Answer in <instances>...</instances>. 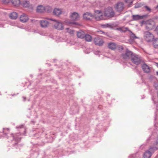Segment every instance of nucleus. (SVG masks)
Returning a JSON list of instances; mask_svg holds the SVG:
<instances>
[{
  "label": "nucleus",
  "instance_id": "nucleus-1",
  "mask_svg": "<svg viewBox=\"0 0 158 158\" xmlns=\"http://www.w3.org/2000/svg\"><path fill=\"white\" fill-rule=\"evenodd\" d=\"M50 20L53 21L52 24L54 28L60 31L64 29V27L61 21L52 19H50Z\"/></svg>",
  "mask_w": 158,
  "mask_h": 158
},
{
  "label": "nucleus",
  "instance_id": "nucleus-2",
  "mask_svg": "<svg viewBox=\"0 0 158 158\" xmlns=\"http://www.w3.org/2000/svg\"><path fill=\"white\" fill-rule=\"evenodd\" d=\"M158 149L156 147H151L150 148L149 150L146 151L143 155V158H150L152 154L154 152Z\"/></svg>",
  "mask_w": 158,
  "mask_h": 158
},
{
  "label": "nucleus",
  "instance_id": "nucleus-3",
  "mask_svg": "<svg viewBox=\"0 0 158 158\" xmlns=\"http://www.w3.org/2000/svg\"><path fill=\"white\" fill-rule=\"evenodd\" d=\"M114 13L112 8L110 7L106 9L104 13V17L106 18H111L114 16Z\"/></svg>",
  "mask_w": 158,
  "mask_h": 158
},
{
  "label": "nucleus",
  "instance_id": "nucleus-4",
  "mask_svg": "<svg viewBox=\"0 0 158 158\" xmlns=\"http://www.w3.org/2000/svg\"><path fill=\"white\" fill-rule=\"evenodd\" d=\"M94 17L97 20H99L106 19L104 17L102 13L100 10H96L95 11Z\"/></svg>",
  "mask_w": 158,
  "mask_h": 158
},
{
  "label": "nucleus",
  "instance_id": "nucleus-5",
  "mask_svg": "<svg viewBox=\"0 0 158 158\" xmlns=\"http://www.w3.org/2000/svg\"><path fill=\"white\" fill-rule=\"evenodd\" d=\"M131 60L132 62L136 64H139L141 61L140 57L138 55L135 54L132 56Z\"/></svg>",
  "mask_w": 158,
  "mask_h": 158
},
{
  "label": "nucleus",
  "instance_id": "nucleus-6",
  "mask_svg": "<svg viewBox=\"0 0 158 158\" xmlns=\"http://www.w3.org/2000/svg\"><path fill=\"white\" fill-rule=\"evenodd\" d=\"M153 38V35L150 32L147 31L145 32L144 38L146 41L149 42L152 40Z\"/></svg>",
  "mask_w": 158,
  "mask_h": 158
},
{
  "label": "nucleus",
  "instance_id": "nucleus-7",
  "mask_svg": "<svg viewBox=\"0 0 158 158\" xmlns=\"http://www.w3.org/2000/svg\"><path fill=\"white\" fill-rule=\"evenodd\" d=\"M133 55V53L131 51L127 49L125 53L122 54V57L124 59H126L130 57L131 58Z\"/></svg>",
  "mask_w": 158,
  "mask_h": 158
},
{
  "label": "nucleus",
  "instance_id": "nucleus-8",
  "mask_svg": "<svg viewBox=\"0 0 158 158\" xmlns=\"http://www.w3.org/2000/svg\"><path fill=\"white\" fill-rule=\"evenodd\" d=\"M94 42L95 45L99 46L102 45L104 43L102 40L98 37H96L94 39Z\"/></svg>",
  "mask_w": 158,
  "mask_h": 158
},
{
  "label": "nucleus",
  "instance_id": "nucleus-9",
  "mask_svg": "<svg viewBox=\"0 0 158 158\" xmlns=\"http://www.w3.org/2000/svg\"><path fill=\"white\" fill-rule=\"evenodd\" d=\"M94 16L93 15L89 12H86L84 14L83 18L84 19L87 20H91L93 18Z\"/></svg>",
  "mask_w": 158,
  "mask_h": 158
},
{
  "label": "nucleus",
  "instance_id": "nucleus-10",
  "mask_svg": "<svg viewBox=\"0 0 158 158\" xmlns=\"http://www.w3.org/2000/svg\"><path fill=\"white\" fill-rule=\"evenodd\" d=\"M123 6L124 5L123 3L119 2L116 4L114 7L117 11L120 12L123 10L124 8Z\"/></svg>",
  "mask_w": 158,
  "mask_h": 158
},
{
  "label": "nucleus",
  "instance_id": "nucleus-11",
  "mask_svg": "<svg viewBox=\"0 0 158 158\" xmlns=\"http://www.w3.org/2000/svg\"><path fill=\"white\" fill-rule=\"evenodd\" d=\"M40 23L41 27L44 28L47 27L49 25V23L46 19L40 20Z\"/></svg>",
  "mask_w": 158,
  "mask_h": 158
},
{
  "label": "nucleus",
  "instance_id": "nucleus-12",
  "mask_svg": "<svg viewBox=\"0 0 158 158\" xmlns=\"http://www.w3.org/2000/svg\"><path fill=\"white\" fill-rule=\"evenodd\" d=\"M28 19V16L24 14H23L20 17V21L23 23L27 22Z\"/></svg>",
  "mask_w": 158,
  "mask_h": 158
},
{
  "label": "nucleus",
  "instance_id": "nucleus-13",
  "mask_svg": "<svg viewBox=\"0 0 158 158\" xmlns=\"http://www.w3.org/2000/svg\"><path fill=\"white\" fill-rule=\"evenodd\" d=\"M146 27L148 29H151L154 24V22L152 20H149L147 21L146 22Z\"/></svg>",
  "mask_w": 158,
  "mask_h": 158
},
{
  "label": "nucleus",
  "instance_id": "nucleus-14",
  "mask_svg": "<svg viewBox=\"0 0 158 158\" xmlns=\"http://www.w3.org/2000/svg\"><path fill=\"white\" fill-rule=\"evenodd\" d=\"M70 17L72 20H75L79 18V16L77 13L73 12L71 14L70 16Z\"/></svg>",
  "mask_w": 158,
  "mask_h": 158
},
{
  "label": "nucleus",
  "instance_id": "nucleus-15",
  "mask_svg": "<svg viewBox=\"0 0 158 158\" xmlns=\"http://www.w3.org/2000/svg\"><path fill=\"white\" fill-rule=\"evenodd\" d=\"M62 12V9L58 8H55L53 11V14L57 16H59L61 14Z\"/></svg>",
  "mask_w": 158,
  "mask_h": 158
},
{
  "label": "nucleus",
  "instance_id": "nucleus-16",
  "mask_svg": "<svg viewBox=\"0 0 158 158\" xmlns=\"http://www.w3.org/2000/svg\"><path fill=\"white\" fill-rule=\"evenodd\" d=\"M85 35L84 32L82 31H80L77 32V36L78 38H84Z\"/></svg>",
  "mask_w": 158,
  "mask_h": 158
},
{
  "label": "nucleus",
  "instance_id": "nucleus-17",
  "mask_svg": "<svg viewBox=\"0 0 158 158\" xmlns=\"http://www.w3.org/2000/svg\"><path fill=\"white\" fill-rule=\"evenodd\" d=\"M142 68L143 70L145 72L149 73L150 71V69L149 67L145 64H143V65Z\"/></svg>",
  "mask_w": 158,
  "mask_h": 158
},
{
  "label": "nucleus",
  "instance_id": "nucleus-18",
  "mask_svg": "<svg viewBox=\"0 0 158 158\" xmlns=\"http://www.w3.org/2000/svg\"><path fill=\"white\" fill-rule=\"evenodd\" d=\"M36 11L38 13L44 12L45 11L44 7L41 5H40L37 7Z\"/></svg>",
  "mask_w": 158,
  "mask_h": 158
},
{
  "label": "nucleus",
  "instance_id": "nucleus-19",
  "mask_svg": "<svg viewBox=\"0 0 158 158\" xmlns=\"http://www.w3.org/2000/svg\"><path fill=\"white\" fill-rule=\"evenodd\" d=\"M108 47L109 49L112 50H114L116 49V45L114 43H110L108 44Z\"/></svg>",
  "mask_w": 158,
  "mask_h": 158
},
{
  "label": "nucleus",
  "instance_id": "nucleus-20",
  "mask_svg": "<svg viewBox=\"0 0 158 158\" xmlns=\"http://www.w3.org/2000/svg\"><path fill=\"white\" fill-rule=\"evenodd\" d=\"M152 45L156 48H158V38L152 40Z\"/></svg>",
  "mask_w": 158,
  "mask_h": 158
},
{
  "label": "nucleus",
  "instance_id": "nucleus-21",
  "mask_svg": "<svg viewBox=\"0 0 158 158\" xmlns=\"http://www.w3.org/2000/svg\"><path fill=\"white\" fill-rule=\"evenodd\" d=\"M18 16V14L15 12H13L10 15V17L11 18L14 19H17Z\"/></svg>",
  "mask_w": 158,
  "mask_h": 158
},
{
  "label": "nucleus",
  "instance_id": "nucleus-22",
  "mask_svg": "<svg viewBox=\"0 0 158 158\" xmlns=\"http://www.w3.org/2000/svg\"><path fill=\"white\" fill-rule=\"evenodd\" d=\"M84 38L85 40L88 42H91L92 40V37L89 34L85 35Z\"/></svg>",
  "mask_w": 158,
  "mask_h": 158
},
{
  "label": "nucleus",
  "instance_id": "nucleus-23",
  "mask_svg": "<svg viewBox=\"0 0 158 158\" xmlns=\"http://www.w3.org/2000/svg\"><path fill=\"white\" fill-rule=\"evenodd\" d=\"M20 0H12L11 2L15 6H18L20 4Z\"/></svg>",
  "mask_w": 158,
  "mask_h": 158
},
{
  "label": "nucleus",
  "instance_id": "nucleus-24",
  "mask_svg": "<svg viewBox=\"0 0 158 158\" xmlns=\"http://www.w3.org/2000/svg\"><path fill=\"white\" fill-rule=\"evenodd\" d=\"M22 4L24 7H28L29 6V2L28 1H24L23 2Z\"/></svg>",
  "mask_w": 158,
  "mask_h": 158
},
{
  "label": "nucleus",
  "instance_id": "nucleus-25",
  "mask_svg": "<svg viewBox=\"0 0 158 158\" xmlns=\"http://www.w3.org/2000/svg\"><path fill=\"white\" fill-rule=\"evenodd\" d=\"M45 11H44L49 13L51 12L52 10V8L51 7L49 6H47L44 7Z\"/></svg>",
  "mask_w": 158,
  "mask_h": 158
},
{
  "label": "nucleus",
  "instance_id": "nucleus-26",
  "mask_svg": "<svg viewBox=\"0 0 158 158\" xmlns=\"http://www.w3.org/2000/svg\"><path fill=\"white\" fill-rule=\"evenodd\" d=\"M66 32L68 33L70 35H73L74 33V31L73 30H72L69 29V28H65Z\"/></svg>",
  "mask_w": 158,
  "mask_h": 158
},
{
  "label": "nucleus",
  "instance_id": "nucleus-27",
  "mask_svg": "<svg viewBox=\"0 0 158 158\" xmlns=\"http://www.w3.org/2000/svg\"><path fill=\"white\" fill-rule=\"evenodd\" d=\"M142 18V17L139 15H134L133 16V19L134 20H137Z\"/></svg>",
  "mask_w": 158,
  "mask_h": 158
},
{
  "label": "nucleus",
  "instance_id": "nucleus-28",
  "mask_svg": "<svg viewBox=\"0 0 158 158\" xmlns=\"http://www.w3.org/2000/svg\"><path fill=\"white\" fill-rule=\"evenodd\" d=\"M64 23H65L68 24H71L73 23L71 21L66 20L64 21Z\"/></svg>",
  "mask_w": 158,
  "mask_h": 158
},
{
  "label": "nucleus",
  "instance_id": "nucleus-29",
  "mask_svg": "<svg viewBox=\"0 0 158 158\" xmlns=\"http://www.w3.org/2000/svg\"><path fill=\"white\" fill-rule=\"evenodd\" d=\"M131 37L133 39L137 38V37L134 34H132L131 35Z\"/></svg>",
  "mask_w": 158,
  "mask_h": 158
},
{
  "label": "nucleus",
  "instance_id": "nucleus-30",
  "mask_svg": "<svg viewBox=\"0 0 158 158\" xmlns=\"http://www.w3.org/2000/svg\"><path fill=\"white\" fill-rule=\"evenodd\" d=\"M125 1L126 2L130 3V4L132 3L133 2L132 0H125Z\"/></svg>",
  "mask_w": 158,
  "mask_h": 158
},
{
  "label": "nucleus",
  "instance_id": "nucleus-31",
  "mask_svg": "<svg viewBox=\"0 0 158 158\" xmlns=\"http://www.w3.org/2000/svg\"><path fill=\"white\" fill-rule=\"evenodd\" d=\"M2 1L5 3H8L9 2L10 0H2Z\"/></svg>",
  "mask_w": 158,
  "mask_h": 158
},
{
  "label": "nucleus",
  "instance_id": "nucleus-32",
  "mask_svg": "<svg viewBox=\"0 0 158 158\" xmlns=\"http://www.w3.org/2000/svg\"><path fill=\"white\" fill-rule=\"evenodd\" d=\"M145 8L146 9V10H148L149 11H150L151 9H150V8H149V7H148V6H145Z\"/></svg>",
  "mask_w": 158,
  "mask_h": 158
},
{
  "label": "nucleus",
  "instance_id": "nucleus-33",
  "mask_svg": "<svg viewBox=\"0 0 158 158\" xmlns=\"http://www.w3.org/2000/svg\"><path fill=\"white\" fill-rule=\"evenodd\" d=\"M155 31L158 34V26L156 28Z\"/></svg>",
  "mask_w": 158,
  "mask_h": 158
},
{
  "label": "nucleus",
  "instance_id": "nucleus-34",
  "mask_svg": "<svg viewBox=\"0 0 158 158\" xmlns=\"http://www.w3.org/2000/svg\"><path fill=\"white\" fill-rule=\"evenodd\" d=\"M156 73L157 75H158V72H156Z\"/></svg>",
  "mask_w": 158,
  "mask_h": 158
},
{
  "label": "nucleus",
  "instance_id": "nucleus-35",
  "mask_svg": "<svg viewBox=\"0 0 158 158\" xmlns=\"http://www.w3.org/2000/svg\"><path fill=\"white\" fill-rule=\"evenodd\" d=\"M156 66L158 67V63L156 64Z\"/></svg>",
  "mask_w": 158,
  "mask_h": 158
},
{
  "label": "nucleus",
  "instance_id": "nucleus-36",
  "mask_svg": "<svg viewBox=\"0 0 158 158\" xmlns=\"http://www.w3.org/2000/svg\"><path fill=\"white\" fill-rule=\"evenodd\" d=\"M100 32H101V33H104V32H103V31H100Z\"/></svg>",
  "mask_w": 158,
  "mask_h": 158
},
{
  "label": "nucleus",
  "instance_id": "nucleus-37",
  "mask_svg": "<svg viewBox=\"0 0 158 158\" xmlns=\"http://www.w3.org/2000/svg\"><path fill=\"white\" fill-rule=\"evenodd\" d=\"M121 47V48L122 49H123V47Z\"/></svg>",
  "mask_w": 158,
  "mask_h": 158
},
{
  "label": "nucleus",
  "instance_id": "nucleus-38",
  "mask_svg": "<svg viewBox=\"0 0 158 158\" xmlns=\"http://www.w3.org/2000/svg\"><path fill=\"white\" fill-rule=\"evenodd\" d=\"M157 9H158V6H157Z\"/></svg>",
  "mask_w": 158,
  "mask_h": 158
}]
</instances>
